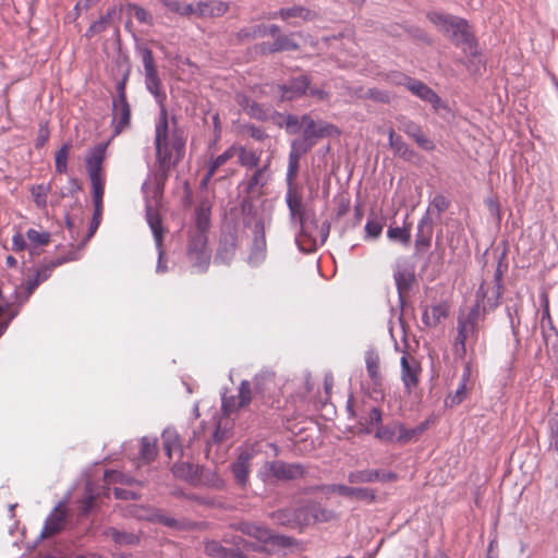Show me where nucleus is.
<instances>
[{"mask_svg":"<svg viewBox=\"0 0 558 558\" xmlns=\"http://www.w3.org/2000/svg\"><path fill=\"white\" fill-rule=\"evenodd\" d=\"M173 128L170 129L168 111L161 106L155 125L156 158L161 170L167 175L169 169L178 165L185 154V138L177 130L175 119H172Z\"/></svg>","mask_w":558,"mask_h":558,"instance_id":"obj_1","label":"nucleus"},{"mask_svg":"<svg viewBox=\"0 0 558 558\" xmlns=\"http://www.w3.org/2000/svg\"><path fill=\"white\" fill-rule=\"evenodd\" d=\"M502 293L504 284L501 274L497 271L492 282L483 281L481 283L475 294V304L473 307H478V313L485 316L486 313L493 312L499 306Z\"/></svg>","mask_w":558,"mask_h":558,"instance_id":"obj_2","label":"nucleus"},{"mask_svg":"<svg viewBox=\"0 0 558 558\" xmlns=\"http://www.w3.org/2000/svg\"><path fill=\"white\" fill-rule=\"evenodd\" d=\"M480 319L481 313H478V307H472L466 315H460L458 317V335L454 343L457 354L464 356L468 341L472 340L476 342Z\"/></svg>","mask_w":558,"mask_h":558,"instance_id":"obj_3","label":"nucleus"},{"mask_svg":"<svg viewBox=\"0 0 558 558\" xmlns=\"http://www.w3.org/2000/svg\"><path fill=\"white\" fill-rule=\"evenodd\" d=\"M230 543L236 548L228 549L217 541H208L205 544V553L215 558H248L250 551L260 550L262 545H255L235 536Z\"/></svg>","mask_w":558,"mask_h":558,"instance_id":"obj_4","label":"nucleus"},{"mask_svg":"<svg viewBox=\"0 0 558 558\" xmlns=\"http://www.w3.org/2000/svg\"><path fill=\"white\" fill-rule=\"evenodd\" d=\"M427 19L452 40H468L469 32L466 21L438 12L428 13Z\"/></svg>","mask_w":558,"mask_h":558,"instance_id":"obj_5","label":"nucleus"},{"mask_svg":"<svg viewBox=\"0 0 558 558\" xmlns=\"http://www.w3.org/2000/svg\"><path fill=\"white\" fill-rule=\"evenodd\" d=\"M423 367L420 360L409 352H403L400 359V380L404 392L411 395L420 385Z\"/></svg>","mask_w":558,"mask_h":558,"instance_id":"obj_6","label":"nucleus"},{"mask_svg":"<svg viewBox=\"0 0 558 558\" xmlns=\"http://www.w3.org/2000/svg\"><path fill=\"white\" fill-rule=\"evenodd\" d=\"M207 234L202 231H191L187 243V257L192 266L198 270H205L210 260V254L207 251Z\"/></svg>","mask_w":558,"mask_h":558,"instance_id":"obj_7","label":"nucleus"},{"mask_svg":"<svg viewBox=\"0 0 558 558\" xmlns=\"http://www.w3.org/2000/svg\"><path fill=\"white\" fill-rule=\"evenodd\" d=\"M252 400V388L247 380L241 381L238 393L222 396L221 408L226 415H230L250 404Z\"/></svg>","mask_w":558,"mask_h":558,"instance_id":"obj_8","label":"nucleus"},{"mask_svg":"<svg viewBox=\"0 0 558 558\" xmlns=\"http://www.w3.org/2000/svg\"><path fill=\"white\" fill-rule=\"evenodd\" d=\"M399 80H396L398 84H403L407 88L422 100L429 102L434 108H438L440 98L438 95L429 88L425 83L414 80L405 75H398Z\"/></svg>","mask_w":558,"mask_h":558,"instance_id":"obj_9","label":"nucleus"},{"mask_svg":"<svg viewBox=\"0 0 558 558\" xmlns=\"http://www.w3.org/2000/svg\"><path fill=\"white\" fill-rule=\"evenodd\" d=\"M143 65L145 70V82L147 89L154 94L157 98L165 97L161 92V82L157 73L153 52L149 49L143 51Z\"/></svg>","mask_w":558,"mask_h":558,"instance_id":"obj_10","label":"nucleus"},{"mask_svg":"<svg viewBox=\"0 0 558 558\" xmlns=\"http://www.w3.org/2000/svg\"><path fill=\"white\" fill-rule=\"evenodd\" d=\"M287 205L290 210L291 218L298 220L302 233L307 234V227L305 225V211L303 208L302 195L293 184L289 185L287 196Z\"/></svg>","mask_w":558,"mask_h":558,"instance_id":"obj_11","label":"nucleus"},{"mask_svg":"<svg viewBox=\"0 0 558 558\" xmlns=\"http://www.w3.org/2000/svg\"><path fill=\"white\" fill-rule=\"evenodd\" d=\"M327 492L367 502H374L376 500L375 490L366 487H352L343 484H332L327 487Z\"/></svg>","mask_w":558,"mask_h":558,"instance_id":"obj_12","label":"nucleus"},{"mask_svg":"<svg viewBox=\"0 0 558 558\" xmlns=\"http://www.w3.org/2000/svg\"><path fill=\"white\" fill-rule=\"evenodd\" d=\"M267 469L278 480H296L304 475V468L299 463L272 461L267 464Z\"/></svg>","mask_w":558,"mask_h":558,"instance_id":"obj_13","label":"nucleus"},{"mask_svg":"<svg viewBox=\"0 0 558 558\" xmlns=\"http://www.w3.org/2000/svg\"><path fill=\"white\" fill-rule=\"evenodd\" d=\"M66 509L63 504L58 505L45 521L41 537L48 538L59 533L65 523Z\"/></svg>","mask_w":558,"mask_h":558,"instance_id":"obj_14","label":"nucleus"},{"mask_svg":"<svg viewBox=\"0 0 558 558\" xmlns=\"http://www.w3.org/2000/svg\"><path fill=\"white\" fill-rule=\"evenodd\" d=\"M239 240L235 232L225 233L219 241L215 262L229 265L236 252Z\"/></svg>","mask_w":558,"mask_h":558,"instance_id":"obj_15","label":"nucleus"},{"mask_svg":"<svg viewBox=\"0 0 558 558\" xmlns=\"http://www.w3.org/2000/svg\"><path fill=\"white\" fill-rule=\"evenodd\" d=\"M277 17H280L282 21H291L295 19H300L302 21H314L317 19V13L302 5H293L290 8H282L278 12H274L268 16V19Z\"/></svg>","mask_w":558,"mask_h":558,"instance_id":"obj_16","label":"nucleus"},{"mask_svg":"<svg viewBox=\"0 0 558 558\" xmlns=\"http://www.w3.org/2000/svg\"><path fill=\"white\" fill-rule=\"evenodd\" d=\"M106 148L107 145L98 144L89 150L86 157V169L89 178L105 175L102 171V163L106 158Z\"/></svg>","mask_w":558,"mask_h":558,"instance_id":"obj_17","label":"nucleus"},{"mask_svg":"<svg viewBox=\"0 0 558 558\" xmlns=\"http://www.w3.org/2000/svg\"><path fill=\"white\" fill-rule=\"evenodd\" d=\"M365 366L367 375L372 381L374 389H380L383 386V374L380 372V356L378 352L374 349H371L365 352Z\"/></svg>","mask_w":558,"mask_h":558,"instance_id":"obj_18","label":"nucleus"},{"mask_svg":"<svg viewBox=\"0 0 558 558\" xmlns=\"http://www.w3.org/2000/svg\"><path fill=\"white\" fill-rule=\"evenodd\" d=\"M112 107V125L114 135H118L130 125L131 107L128 101H113Z\"/></svg>","mask_w":558,"mask_h":558,"instance_id":"obj_19","label":"nucleus"},{"mask_svg":"<svg viewBox=\"0 0 558 558\" xmlns=\"http://www.w3.org/2000/svg\"><path fill=\"white\" fill-rule=\"evenodd\" d=\"M449 304L441 302L429 307H425L422 314V322L428 328L438 326L449 315Z\"/></svg>","mask_w":558,"mask_h":558,"instance_id":"obj_20","label":"nucleus"},{"mask_svg":"<svg viewBox=\"0 0 558 558\" xmlns=\"http://www.w3.org/2000/svg\"><path fill=\"white\" fill-rule=\"evenodd\" d=\"M230 9V3L219 0L197 2V17H220Z\"/></svg>","mask_w":558,"mask_h":558,"instance_id":"obj_21","label":"nucleus"},{"mask_svg":"<svg viewBox=\"0 0 558 558\" xmlns=\"http://www.w3.org/2000/svg\"><path fill=\"white\" fill-rule=\"evenodd\" d=\"M233 150L240 166L246 169H255L259 166L260 151L240 144H233Z\"/></svg>","mask_w":558,"mask_h":558,"instance_id":"obj_22","label":"nucleus"},{"mask_svg":"<svg viewBox=\"0 0 558 558\" xmlns=\"http://www.w3.org/2000/svg\"><path fill=\"white\" fill-rule=\"evenodd\" d=\"M310 85V78L306 75L294 77L289 84L280 85L282 98L293 99L305 94Z\"/></svg>","mask_w":558,"mask_h":558,"instance_id":"obj_23","label":"nucleus"},{"mask_svg":"<svg viewBox=\"0 0 558 558\" xmlns=\"http://www.w3.org/2000/svg\"><path fill=\"white\" fill-rule=\"evenodd\" d=\"M76 259H77L76 253L70 252L65 256L56 258L50 262H45L40 266H38L37 269L35 270V277L38 278V280L40 282H44L51 276V274L53 272V270L57 267L63 265L64 263L76 260Z\"/></svg>","mask_w":558,"mask_h":558,"instance_id":"obj_24","label":"nucleus"},{"mask_svg":"<svg viewBox=\"0 0 558 558\" xmlns=\"http://www.w3.org/2000/svg\"><path fill=\"white\" fill-rule=\"evenodd\" d=\"M433 236V223L428 217H424L417 225V232L415 236V248L425 251L430 246Z\"/></svg>","mask_w":558,"mask_h":558,"instance_id":"obj_25","label":"nucleus"},{"mask_svg":"<svg viewBox=\"0 0 558 558\" xmlns=\"http://www.w3.org/2000/svg\"><path fill=\"white\" fill-rule=\"evenodd\" d=\"M252 458L253 454L245 450L239 454L236 461L232 464L233 476L241 485H245L247 482Z\"/></svg>","mask_w":558,"mask_h":558,"instance_id":"obj_26","label":"nucleus"},{"mask_svg":"<svg viewBox=\"0 0 558 558\" xmlns=\"http://www.w3.org/2000/svg\"><path fill=\"white\" fill-rule=\"evenodd\" d=\"M235 530L257 539L260 543H267L272 538L270 530L252 522H240L235 525Z\"/></svg>","mask_w":558,"mask_h":558,"instance_id":"obj_27","label":"nucleus"},{"mask_svg":"<svg viewBox=\"0 0 558 558\" xmlns=\"http://www.w3.org/2000/svg\"><path fill=\"white\" fill-rule=\"evenodd\" d=\"M269 162L263 167L255 168L254 173L245 182V191L247 194H258L267 184V171Z\"/></svg>","mask_w":558,"mask_h":558,"instance_id":"obj_28","label":"nucleus"},{"mask_svg":"<svg viewBox=\"0 0 558 558\" xmlns=\"http://www.w3.org/2000/svg\"><path fill=\"white\" fill-rule=\"evenodd\" d=\"M389 146L393 150L395 155L403 158L404 160H412L416 154L410 148V146L402 140L400 135H397L393 129L388 131Z\"/></svg>","mask_w":558,"mask_h":558,"instance_id":"obj_29","label":"nucleus"},{"mask_svg":"<svg viewBox=\"0 0 558 558\" xmlns=\"http://www.w3.org/2000/svg\"><path fill=\"white\" fill-rule=\"evenodd\" d=\"M146 220L154 234V239L156 241L157 246L160 247L162 245L165 231L161 223V217L158 210L153 207H147Z\"/></svg>","mask_w":558,"mask_h":558,"instance_id":"obj_30","label":"nucleus"},{"mask_svg":"<svg viewBox=\"0 0 558 558\" xmlns=\"http://www.w3.org/2000/svg\"><path fill=\"white\" fill-rule=\"evenodd\" d=\"M294 36L303 37V34L299 32L291 35H278L268 48V51L274 53L279 51L298 50L300 45L293 39Z\"/></svg>","mask_w":558,"mask_h":558,"instance_id":"obj_31","label":"nucleus"},{"mask_svg":"<svg viewBox=\"0 0 558 558\" xmlns=\"http://www.w3.org/2000/svg\"><path fill=\"white\" fill-rule=\"evenodd\" d=\"M26 239L28 241L31 254H39L36 250L47 246L51 241V234L48 231L28 229L26 231Z\"/></svg>","mask_w":558,"mask_h":558,"instance_id":"obj_32","label":"nucleus"},{"mask_svg":"<svg viewBox=\"0 0 558 558\" xmlns=\"http://www.w3.org/2000/svg\"><path fill=\"white\" fill-rule=\"evenodd\" d=\"M233 157H235V153L233 150V145H231L222 154L214 158L208 166L207 173L204 178V184H206L214 174Z\"/></svg>","mask_w":558,"mask_h":558,"instance_id":"obj_33","label":"nucleus"},{"mask_svg":"<svg viewBox=\"0 0 558 558\" xmlns=\"http://www.w3.org/2000/svg\"><path fill=\"white\" fill-rule=\"evenodd\" d=\"M161 3L172 13L180 16H197V3H182L178 0H161Z\"/></svg>","mask_w":558,"mask_h":558,"instance_id":"obj_34","label":"nucleus"},{"mask_svg":"<svg viewBox=\"0 0 558 558\" xmlns=\"http://www.w3.org/2000/svg\"><path fill=\"white\" fill-rule=\"evenodd\" d=\"M469 378H470V369H469V366H466L462 374L461 381H460L458 389L453 393H451L447 397V399H446L447 405H449V407L458 405L465 399L466 392H468L466 384L469 381Z\"/></svg>","mask_w":558,"mask_h":558,"instance_id":"obj_35","label":"nucleus"},{"mask_svg":"<svg viewBox=\"0 0 558 558\" xmlns=\"http://www.w3.org/2000/svg\"><path fill=\"white\" fill-rule=\"evenodd\" d=\"M162 441L166 454L169 459L172 458L173 453L182 452V446L179 441V436L174 430L167 429L162 434Z\"/></svg>","mask_w":558,"mask_h":558,"instance_id":"obj_36","label":"nucleus"},{"mask_svg":"<svg viewBox=\"0 0 558 558\" xmlns=\"http://www.w3.org/2000/svg\"><path fill=\"white\" fill-rule=\"evenodd\" d=\"M387 236L391 241L400 242L403 245H409L411 241V227H390L387 231Z\"/></svg>","mask_w":558,"mask_h":558,"instance_id":"obj_37","label":"nucleus"},{"mask_svg":"<svg viewBox=\"0 0 558 558\" xmlns=\"http://www.w3.org/2000/svg\"><path fill=\"white\" fill-rule=\"evenodd\" d=\"M302 128H303V141L305 144L310 142H315L314 138H317V130L319 124H317L310 116L304 114L302 117Z\"/></svg>","mask_w":558,"mask_h":558,"instance_id":"obj_38","label":"nucleus"},{"mask_svg":"<svg viewBox=\"0 0 558 558\" xmlns=\"http://www.w3.org/2000/svg\"><path fill=\"white\" fill-rule=\"evenodd\" d=\"M377 478L378 470L354 471L348 475V481L351 484L377 482Z\"/></svg>","mask_w":558,"mask_h":558,"instance_id":"obj_39","label":"nucleus"},{"mask_svg":"<svg viewBox=\"0 0 558 558\" xmlns=\"http://www.w3.org/2000/svg\"><path fill=\"white\" fill-rule=\"evenodd\" d=\"M398 428V442L404 445L413 439H416L418 435L424 430L423 426L415 428H407L403 424L397 423Z\"/></svg>","mask_w":558,"mask_h":558,"instance_id":"obj_40","label":"nucleus"},{"mask_svg":"<svg viewBox=\"0 0 558 558\" xmlns=\"http://www.w3.org/2000/svg\"><path fill=\"white\" fill-rule=\"evenodd\" d=\"M70 144H64L54 156L56 171L60 174L68 172V158L70 151Z\"/></svg>","mask_w":558,"mask_h":558,"instance_id":"obj_41","label":"nucleus"},{"mask_svg":"<svg viewBox=\"0 0 558 558\" xmlns=\"http://www.w3.org/2000/svg\"><path fill=\"white\" fill-rule=\"evenodd\" d=\"M210 226V213L209 208L201 206L196 210V227L193 231H202V233L207 234V231Z\"/></svg>","mask_w":558,"mask_h":558,"instance_id":"obj_42","label":"nucleus"},{"mask_svg":"<svg viewBox=\"0 0 558 558\" xmlns=\"http://www.w3.org/2000/svg\"><path fill=\"white\" fill-rule=\"evenodd\" d=\"M376 438L386 442H398L397 423L380 426L375 434Z\"/></svg>","mask_w":558,"mask_h":558,"instance_id":"obj_43","label":"nucleus"},{"mask_svg":"<svg viewBox=\"0 0 558 558\" xmlns=\"http://www.w3.org/2000/svg\"><path fill=\"white\" fill-rule=\"evenodd\" d=\"M549 448L558 453V411L550 414L548 420Z\"/></svg>","mask_w":558,"mask_h":558,"instance_id":"obj_44","label":"nucleus"},{"mask_svg":"<svg viewBox=\"0 0 558 558\" xmlns=\"http://www.w3.org/2000/svg\"><path fill=\"white\" fill-rule=\"evenodd\" d=\"M157 456V445L154 439L144 437L142 439L141 458L146 461H153Z\"/></svg>","mask_w":558,"mask_h":558,"instance_id":"obj_45","label":"nucleus"},{"mask_svg":"<svg viewBox=\"0 0 558 558\" xmlns=\"http://www.w3.org/2000/svg\"><path fill=\"white\" fill-rule=\"evenodd\" d=\"M93 190L94 204H102V197L105 194V175L89 178Z\"/></svg>","mask_w":558,"mask_h":558,"instance_id":"obj_46","label":"nucleus"},{"mask_svg":"<svg viewBox=\"0 0 558 558\" xmlns=\"http://www.w3.org/2000/svg\"><path fill=\"white\" fill-rule=\"evenodd\" d=\"M340 39H345V41L342 43V45L345 47L348 53L351 57H356V54H357L356 43L354 40V35L352 32L347 35H344V33H341L338 36L325 37L326 41H329V40L339 41Z\"/></svg>","mask_w":558,"mask_h":558,"instance_id":"obj_47","label":"nucleus"},{"mask_svg":"<svg viewBox=\"0 0 558 558\" xmlns=\"http://www.w3.org/2000/svg\"><path fill=\"white\" fill-rule=\"evenodd\" d=\"M266 36V27L263 25H255L246 28H242L238 33L239 39H254L257 37Z\"/></svg>","mask_w":558,"mask_h":558,"instance_id":"obj_48","label":"nucleus"},{"mask_svg":"<svg viewBox=\"0 0 558 558\" xmlns=\"http://www.w3.org/2000/svg\"><path fill=\"white\" fill-rule=\"evenodd\" d=\"M254 384L256 390L264 393L269 389V386L274 384V374L269 372L257 374L254 378Z\"/></svg>","mask_w":558,"mask_h":558,"instance_id":"obj_49","label":"nucleus"},{"mask_svg":"<svg viewBox=\"0 0 558 558\" xmlns=\"http://www.w3.org/2000/svg\"><path fill=\"white\" fill-rule=\"evenodd\" d=\"M315 142H310L305 144L301 141H294L291 146V151L289 154V160L300 161L301 155L306 153L311 147H313Z\"/></svg>","mask_w":558,"mask_h":558,"instance_id":"obj_50","label":"nucleus"},{"mask_svg":"<svg viewBox=\"0 0 558 558\" xmlns=\"http://www.w3.org/2000/svg\"><path fill=\"white\" fill-rule=\"evenodd\" d=\"M111 21V16L108 13L107 15L101 16L99 20L95 21L86 32V36L93 37L96 34H99L107 29Z\"/></svg>","mask_w":558,"mask_h":558,"instance_id":"obj_51","label":"nucleus"},{"mask_svg":"<svg viewBox=\"0 0 558 558\" xmlns=\"http://www.w3.org/2000/svg\"><path fill=\"white\" fill-rule=\"evenodd\" d=\"M105 480L111 484V483H121V484H137L135 480L129 478L124 476L121 472L118 471H106L105 472Z\"/></svg>","mask_w":558,"mask_h":558,"instance_id":"obj_52","label":"nucleus"},{"mask_svg":"<svg viewBox=\"0 0 558 558\" xmlns=\"http://www.w3.org/2000/svg\"><path fill=\"white\" fill-rule=\"evenodd\" d=\"M107 535L110 536L118 544H130L134 541V535L119 532L116 529H110L107 532Z\"/></svg>","mask_w":558,"mask_h":558,"instance_id":"obj_53","label":"nucleus"},{"mask_svg":"<svg viewBox=\"0 0 558 558\" xmlns=\"http://www.w3.org/2000/svg\"><path fill=\"white\" fill-rule=\"evenodd\" d=\"M383 231V223L378 220L371 219L365 225V232L368 238L376 239Z\"/></svg>","mask_w":558,"mask_h":558,"instance_id":"obj_54","label":"nucleus"},{"mask_svg":"<svg viewBox=\"0 0 558 558\" xmlns=\"http://www.w3.org/2000/svg\"><path fill=\"white\" fill-rule=\"evenodd\" d=\"M340 134V130L331 123H320L317 130V138L327 136H337Z\"/></svg>","mask_w":558,"mask_h":558,"instance_id":"obj_55","label":"nucleus"},{"mask_svg":"<svg viewBox=\"0 0 558 558\" xmlns=\"http://www.w3.org/2000/svg\"><path fill=\"white\" fill-rule=\"evenodd\" d=\"M421 148L425 150H434L435 144L432 140H429L423 132V130L417 133V135L412 138Z\"/></svg>","mask_w":558,"mask_h":558,"instance_id":"obj_56","label":"nucleus"},{"mask_svg":"<svg viewBox=\"0 0 558 558\" xmlns=\"http://www.w3.org/2000/svg\"><path fill=\"white\" fill-rule=\"evenodd\" d=\"M421 148L425 150H434L435 144L432 140H429L423 132V130L417 133V135L412 138Z\"/></svg>","mask_w":558,"mask_h":558,"instance_id":"obj_57","label":"nucleus"},{"mask_svg":"<svg viewBox=\"0 0 558 558\" xmlns=\"http://www.w3.org/2000/svg\"><path fill=\"white\" fill-rule=\"evenodd\" d=\"M41 282L38 280V278H36L35 276L33 278H28L25 282V295L21 299V296H19L20 299V302L21 303H24L28 300V298L32 295V293L37 289V287L40 284Z\"/></svg>","mask_w":558,"mask_h":558,"instance_id":"obj_58","label":"nucleus"},{"mask_svg":"<svg viewBox=\"0 0 558 558\" xmlns=\"http://www.w3.org/2000/svg\"><path fill=\"white\" fill-rule=\"evenodd\" d=\"M26 248L29 250V245L26 242V235L24 236L21 232H16L12 238V250L15 252H23Z\"/></svg>","mask_w":558,"mask_h":558,"instance_id":"obj_59","label":"nucleus"},{"mask_svg":"<svg viewBox=\"0 0 558 558\" xmlns=\"http://www.w3.org/2000/svg\"><path fill=\"white\" fill-rule=\"evenodd\" d=\"M94 206H95V210H94V216H93V220L90 223L88 236H92L95 233V231L97 230V228L100 225V220H101V216H102V208H104L102 204H94Z\"/></svg>","mask_w":558,"mask_h":558,"instance_id":"obj_60","label":"nucleus"},{"mask_svg":"<svg viewBox=\"0 0 558 558\" xmlns=\"http://www.w3.org/2000/svg\"><path fill=\"white\" fill-rule=\"evenodd\" d=\"M132 9H133V14L138 22L149 24V25L153 24L151 15L144 8L138 7V5H133Z\"/></svg>","mask_w":558,"mask_h":558,"instance_id":"obj_61","label":"nucleus"},{"mask_svg":"<svg viewBox=\"0 0 558 558\" xmlns=\"http://www.w3.org/2000/svg\"><path fill=\"white\" fill-rule=\"evenodd\" d=\"M401 130L408 135L410 136L411 138H413V136L417 135V133H420L422 131V128L411 121V120H405L401 126Z\"/></svg>","mask_w":558,"mask_h":558,"instance_id":"obj_62","label":"nucleus"},{"mask_svg":"<svg viewBox=\"0 0 558 558\" xmlns=\"http://www.w3.org/2000/svg\"><path fill=\"white\" fill-rule=\"evenodd\" d=\"M48 140H49V129L47 128V125L41 124L38 129V134H37L35 146L37 148H41L45 146V144L48 142Z\"/></svg>","mask_w":558,"mask_h":558,"instance_id":"obj_63","label":"nucleus"},{"mask_svg":"<svg viewBox=\"0 0 558 558\" xmlns=\"http://www.w3.org/2000/svg\"><path fill=\"white\" fill-rule=\"evenodd\" d=\"M298 171H299V161L289 160L288 172H287L288 185L293 184V181L298 174Z\"/></svg>","mask_w":558,"mask_h":558,"instance_id":"obj_64","label":"nucleus"}]
</instances>
